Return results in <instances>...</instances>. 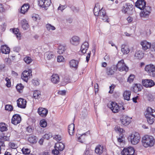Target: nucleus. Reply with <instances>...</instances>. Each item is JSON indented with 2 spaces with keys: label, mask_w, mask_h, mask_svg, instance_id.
Masks as SVG:
<instances>
[{
  "label": "nucleus",
  "mask_w": 155,
  "mask_h": 155,
  "mask_svg": "<svg viewBox=\"0 0 155 155\" xmlns=\"http://www.w3.org/2000/svg\"><path fill=\"white\" fill-rule=\"evenodd\" d=\"M54 139L55 140L57 141H59L61 140V138L60 135H57L54 137Z\"/></svg>",
  "instance_id": "nucleus-54"
},
{
  "label": "nucleus",
  "mask_w": 155,
  "mask_h": 155,
  "mask_svg": "<svg viewBox=\"0 0 155 155\" xmlns=\"http://www.w3.org/2000/svg\"><path fill=\"white\" fill-rule=\"evenodd\" d=\"M6 125V124L3 123H0V131L2 132L6 131L8 129Z\"/></svg>",
  "instance_id": "nucleus-40"
},
{
  "label": "nucleus",
  "mask_w": 155,
  "mask_h": 155,
  "mask_svg": "<svg viewBox=\"0 0 155 155\" xmlns=\"http://www.w3.org/2000/svg\"><path fill=\"white\" fill-rule=\"evenodd\" d=\"M103 147L102 146L99 145L97 146L95 148V152L97 154L101 155L103 152Z\"/></svg>",
  "instance_id": "nucleus-26"
},
{
  "label": "nucleus",
  "mask_w": 155,
  "mask_h": 155,
  "mask_svg": "<svg viewBox=\"0 0 155 155\" xmlns=\"http://www.w3.org/2000/svg\"><path fill=\"white\" fill-rule=\"evenodd\" d=\"M72 11L75 13H78L79 11V7H76L73 5L69 6Z\"/></svg>",
  "instance_id": "nucleus-42"
},
{
  "label": "nucleus",
  "mask_w": 155,
  "mask_h": 155,
  "mask_svg": "<svg viewBox=\"0 0 155 155\" xmlns=\"http://www.w3.org/2000/svg\"><path fill=\"white\" fill-rule=\"evenodd\" d=\"M116 66L117 68V69H118L120 71H125L127 72L129 68L124 63L123 60L119 61Z\"/></svg>",
  "instance_id": "nucleus-6"
},
{
  "label": "nucleus",
  "mask_w": 155,
  "mask_h": 155,
  "mask_svg": "<svg viewBox=\"0 0 155 155\" xmlns=\"http://www.w3.org/2000/svg\"><path fill=\"white\" fill-rule=\"evenodd\" d=\"M21 24L22 28L24 30H27L29 28V25L27 20L23 19L21 21Z\"/></svg>",
  "instance_id": "nucleus-20"
},
{
  "label": "nucleus",
  "mask_w": 155,
  "mask_h": 155,
  "mask_svg": "<svg viewBox=\"0 0 155 155\" xmlns=\"http://www.w3.org/2000/svg\"><path fill=\"white\" fill-rule=\"evenodd\" d=\"M142 87V86L140 84H134L133 87V91L134 92L136 93L140 91Z\"/></svg>",
  "instance_id": "nucleus-23"
},
{
  "label": "nucleus",
  "mask_w": 155,
  "mask_h": 155,
  "mask_svg": "<svg viewBox=\"0 0 155 155\" xmlns=\"http://www.w3.org/2000/svg\"><path fill=\"white\" fill-rule=\"evenodd\" d=\"M65 50V47L62 45H60L58 47V52L60 54H62Z\"/></svg>",
  "instance_id": "nucleus-39"
},
{
  "label": "nucleus",
  "mask_w": 155,
  "mask_h": 155,
  "mask_svg": "<svg viewBox=\"0 0 155 155\" xmlns=\"http://www.w3.org/2000/svg\"><path fill=\"white\" fill-rule=\"evenodd\" d=\"M140 45L142 46L143 49L144 51H146L149 48L151 49V43L146 40L141 41Z\"/></svg>",
  "instance_id": "nucleus-18"
},
{
  "label": "nucleus",
  "mask_w": 155,
  "mask_h": 155,
  "mask_svg": "<svg viewBox=\"0 0 155 155\" xmlns=\"http://www.w3.org/2000/svg\"><path fill=\"white\" fill-rule=\"evenodd\" d=\"M131 93V92L130 91H125L123 94L124 99L127 101L129 100Z\"/></svg>",
  "instance_id": "nucleus-36"
},
{
  "label": "nucleus",
  "mask_w": 155,
  "mask_h": 155,
  "mask_svg": "<svg viewBox=\"0 0 155 155\" xmlns=\"http://www.w3.org/2000/svg\"><path fill=\"white\" fill-rule=\"evenodd\" d=\"M5 81H7V83L6 84V86L8 87H10L11 86V81L8 78H6L5 79Z\"/></svg>",
  "instance_id": "nucleus-56"
},
{
  "label": "nucleus",
  "mask_w": 155,
  "mask_h": 155,
  "mask_svg": "<svg viewBox=\"0 0 155 155\" xmlns=\"http://www.w3.org/2000/svg\"><path fill=\"white\" fill-rule=\"evenodd\" d=\"M146 2L144 0H138L135 4V5L141 10L145 7L146 5Z\"/></svg>",
  "instance_id": "nucleus-16"
},
{
  "label": "nucleus",
  "mask_w": 155,
  "mask_h": 155,
  "mask_svg": "<svg viewBox=\"0 0 155 155\" xmlns=\"http://www.w3.org/2000/svg\"><path fill=\"white\" fill-rule=\"evenodd\" d=\"M78 62L75 60H71L69 62V64L71 68H74L77 69L78 67Z\"/></svg>",
  "instance_id": "nucleus-32"
},
{
  "label": "nucleus",
  "mask_w": 155,
  "mask_h": 155,
  "mask_svg": "<svg viewBox=\"0 0 155 155\" xmlns=\"http://www.w3.org/2000/svg\"><path fill=\"white\" fill-rule=\"evenodd\" d=\"M51 81L54 84L58 83L59 81V77L57 74H53L51 76Z\"/></svg>",
  "instance_id": "nucleus-29"
},
{
  "label": "nucleus",
  "mask_w": 155,
  "mask_h": 155,
  "mask_svg": "<svg viewBox=\"0 0 155 155\" xmlns=\"http://www.w3.org/2000/svg\"><path fill=\"white\" fill-rule=\"evenodd\" d=\"M28 141L31 143H36L37 142L36 137L33 135H31L28 139Z\"/></svg>",
  "instance_id": "nucleus-35"
},
{
  "label": "nucleus",
  "mask_w": 155,
  "mask_h": 155,
  "mask_svg": "<svg viewBox=\"0 0 155 155\" xmlns=\"http://www.w3.org/2000/svg\"><path fill=\"white\" fill-rule=\"evenodd\" d=\"M90 133V131L89 130L85 133L83 134H82L80 136L78 137V141L81 143H84V142L85 139V136L87 134H89Z\"/></svg>",
  "instance_id": "nucleus-24"
},
{
  "label": "nucleus",
  "mask_w": 155,
  "mask_h": 155,
  "mask_svg": "<svg viewBox=\"0 0 155 155\" xmlns=\"http://www.w3.org/2000/svg\"><path fill=\"white\" fill-rule=\"evenodd\" d=\"M91 56V52L90 51L87 54L86 57V61L87 62H88Z\"/></svg>",
  "instance_id": "nucleus-64"
},
{
  "label": "nucleus",
  "mask_w": 155,
  "mask_h": 155,
  "mask_svg": "<svg viewBox=\"0 0 155 155\" xmlns=\"http://www.w3.org/2000/svg\"><path fill=\"white\" fill-rule=\"evenodd\" d=\"M140 134L137 132L133 133L128 137V140L133 145L137 144L140 139Z\"/></svg>",
  "instance_id": "nucleus-3"
},
{
  "label": "nucleus",
  "mask_w": 155,
  "mask_h": 155,
  "mask_svg": "<svg viewBox=\"0 0 155 155\" xmlns=\"http://www.w3.org/2000/svg\"><path fill=\"white\" fill-rule=\"evenodd\" d=\"M32 70L29 69L28 70L24 71L22 73L21 78L24 81L27 82L30 76H32Z\"/></svg>",
  "instance_id": "nucleus-8"
},
{
  "label": "nucleus",
  "mask_w": 155,
  "mask_h": 155,
  "mask_svg": "<svg viewBox=\"0 0 155 155\" xmlns=\"http://www.w3.org/2000/svg\"><path fill=\"white\" fill-rule=\"evenodd\" d=\"M24 60L27 64H30L32 61V59L28 56L25 57L24 58Z\"/></svg>",
  "instance_id": "nucleus-44"
},
{
  "label": "nucleus",
  "mask_w": 155,
  "mask_h": 155,
  "mask_svg": "<svg viewBox=\"0 0 155 155\" xmlns=\"http://www.w3.org/2000/svg\"><path fill=\"white\" fill-rule=\"evenodd\" d=\"M29 8V5L28 4H24L21 7L20 12L21 13L24 14L27 12Z\"/></svg>",
  "instance_id": "nucleus-28"
},
{
  "label": "nucleus",
  "mask_w": 155,
  "mask_h": 155,
  "mask_svg": "<svg viewBox=\"0 0 155 155\" xmlns=\"http://www.w3.org/2000/svg\"><path fill=\"white\" fill-rule=\"evenodd\" d=\"M89 44L87 42H85L83 43L81 46V50L82 53L85 54L86 53L89 48Z\"/></svg>",
  "instance_id": "nucleus-22"
},
{
  "label": "nucleus",
  "mask_w": 155,
  "mask_h": 155,
  "mask_svg": "<svg viewBox=\"0 0 155 155\" xmlns=\"http://www.w3.org/2000/svg\"><path fill=\"white\" fill-rule=\"evenodd\" d=\"M115 130L116 131H118L120 133H123V129L122 128H120V127L116 126L114 128Z\"/></svg>",
  "instance_id": "nucleus-53"
},
{
  "label": "nucleus",
  "mask_w": 155,
  "mask_h": 155,
  "mask_svg": "<svg viewBox=\"0 0 155 155\" xmlns=\"http://www.w3.org/2000/svg\"><path fill=\"white\" fill-rule=\"evenodd\" d=\"M107 106L114 113H116L119 111V107L117 104L114 102H112L110 104H108Z\"/></svg>",
  "instance_id": "nucleus-10"
},
{
  "label": "nucleus",
  "mask_w": 155,
  "mask_h": 155,
  "mask_svg": "<svg viewBox=\"0 0 155 155\" xmlns=\"http://www.w3.org/2000/svg\"><path fill=\"white\" fill-rule=\"evenodd\" d=\"M122 155H137L135 152V150L132 147H129L127 148H124L121 152Z\"/></svg>",
  "instance_id": "nucleus-5"
},
{
  "label": "nucleus",
  "mask_w": 155,
  "mask_h": 155,
  "mask_svg": "<svg viewBox=\"0 0 155 155\" xmlns=\"http://www.w3.org/2000/svg\"><path fill=\"white\" fill-rule=\"evenodd\" d=\"M115 87V85H114V84H112L110 86L109 88L110 89V90L109 91V93L110 94L113 93Z\"/></svg>",
  "instance_id": "nucleus-55"
},
{
  "label": "nucleus",
  "mask_w": 155,
  "mask_h": 155,
  "mask_svg": "<svg viewBox=\"0 0 155 155\" xmlns=\"http://www.w3.org/2000/svg\"><path fill=\"white\" fill-rule=\"evenodd\" d=\"M54 148H57L59 151H62L64 148V145L62 143H57L55 144Z\"/></svg>",
  "instance_id": "nucleus-33"
},
{
  "label": "nucleus",
  "mask_w": 155,
  "mask_h": 155,
  "mask_svg": "<svg viewBox=\"0 0 155 155\" xmlns=\"http://www.w3.org/2000/svg\"><path fill=\"white\" fill-rule=\"evenodd\" d=\"M5 9L3 6L2 4H0V12L2 13L5 12Z\"/></svg>",
  "instance_id": "nucleus-62"
},
{
  "label": "nucleus",
  "mask_w": 155,
  "mask_h": 155,
  "mask_svg": "<svg viewBox=\"0 0 155 155\" xmlns=\"http://www.w3.org/2000/svg\"><path fill=\"white\" fill-rule=\"evenodd\" d=\"M117 68L116 65H113L111 67L106 68V73L108 76L113 75L117 71Z\"/></svg>",
  "instance_id": "nucleus-12"
},
{
  "label": "nucleus",
  "mask_w": 155,
  "mask_h": 155,
  "mask_svg": "<svg viewBox=\"0 0 155 155\" xmlns=\"http://www.w3.org/2000/svg\"><path fill=\"white\" fill-rule=\"evenodd\" d=\"M80 41V38L76 36H73L70 40L71 44L74 45H78L79 44Z\"/></svg>",
  "instance_id": "nucleus-19"
},
{
  "label": "nucleus",
  "mask_w": 155,
  "mask_h": 155,
  "mask_svg": "<svg viewBox=\"0 0 155 155\" xmlns=\"http://www.w3.org/2000/svg\"><path fill=\"white\" fill-rule=\"evenodd\" d=\"M151 50L155 53V42L153 43L151 45Z\"/></svg>",
  "instance_id": "nucleus-60"
},
{
  "label": "nucleus",
  "mask_w": 155,
  "mask_h": 155,
  "mask_svg": "<svg viewBox=\"0 0 155 155\" xmlns=\"http://www.w3.org/2000/svg\"><path fill=\"white\" fill-rule=\"evenodd\" d=\"M5 109L6 110L11 111L13 110V106L11 105L7 104L5 106Z\"/></svg>",
  "instance_id": "nucleus-51"
},
{
  "label": "nucleus",
  "mask_w": 155,
  "mask_h": 155,
  "mask_svg": "<svg viewBox=\"0 0 155 155\" xmlns=\"http://www.w3.org/2000/svg\"><path fill=\"white\" fill-rule=\"evenodd\" d=\"M121 51L124 54H127L130 52V50L127 46L122 45Z\"/></svg>",
  "instance_id": "nucleus-37"
},
{
  "label": "nucleus",
  "mask_w": 155,
  "mask_h": 155,
  "mask_svg": "<svg viewBox=\"0 0 155 155\" xmlns=\"http://www.w3.org/2000/svg\"><path fill=\"white\" fill-rule=\"evenodd\" d=\"M46 27L48 30L50 31V30H54L56 29L55 27L50 24L48 23L46 25Z\"/></svg>",
  "instance_id": "nucleus-43"
},
{
  "label": "nucleus",
  "mask_w": 155,
  "mask_h": 155,
  "mask_svg": "<svg viewBox=\"0 0 155 155\" xmlns=\"http://www.w3.org/2000/svg\"><path fill=\"white\" fill-rule=\"evenodd\" d=\"M40 126L43 127H45L47 125V122L44 119L41 120L40 121Z\"/></svg>",
  "instance_id": "nucleus-46"
},
{
  "label": "nucleus",
  "mask_w": 155,
  "mask_h": 155,
  "mask_svg": "<svg viewBox=\"0 0 155 155\" xmlns=\"http://www.w3.org/2000/svg\"><path fill=\"white\" fill-rule=\"evenodd\" d=\"M150 115L146 113L145 114V117L147 119L148 123L150 124H152L154 123L155 119L154 117H152Z\"/></svg>",
  "instance_id": "nucleus-21"
},
{
  "label": "nucleus",
  "mask_w": 155,
  "mask_h": 155,
  "mask_svg": "<svg viewBox=\"0 0 155 155\" xmlns=\"http://www.w3.org/2000/svg\"><path fill=\"white\" fill-rule=\"evenodd\" d=\"M95 6L94 9V15L96 16H99V18L101 19L104 22H109L108 21V17L107 15L105 10L103 9V8H102L100 10H99V12H96V9L97 7Z\"/></svg>",
  "instance_id": "nucleus-2"
},
{
  "label": "nucleus",
  "mask_w": 155,
  "mask_h": 155,
  "mask_svg": "<svg viewBox=\"0 0 155 155\" xmlns=\"http://www.w3.org/2000/svg\"><path fill=\"white\" fill-rule=\"evenodd\" d=\"M33 97L35 99H38L40 97V92L39 91H35L34 92Z\"/></svg>",
  "instance_id": "nucleus-41"
},
{
  "label": "nucleus",
  "mask_w": 155,
  "mask_h": 155,
  "mask_svg": "<svg viewBox=\"0 0 155 155\" xmlns=\"http://www.w3.org/2000/svg\"><path fill=\"white\" fill-rule=\"evenodd\" d=\"M133 6L130 3H127L122 7V10L123 12L125 14H127L129 15H131V12L132 10V7Z\"/></svg>",
  "instance_id": "nucleus-7"
},
{
  "label": "nucleus",
  "mask_w": 155,
  "mask_h": 155,
  "mask_svg": "<svg viewBox=\"0 0 155 155\" xmlns=\"http://www.w3.org/2000/svg\"><path fill=\"white\" fill-rule=\"evenodd\" d=\"M17 102L18 107L23 109L26 107L27 103L26 100L22 98H19L17 100Z\"/></svg>",
  "instance_id": "nucleus-13"
},
{
  "label": "nucleus",
  "mask_w": 155,
  "mask_h": 155,
  "mask_svg": "<svg viewBox=\"0 0 155 155\" xmlns=\"http://www.w3.org/2000/svg\"><path fill=\"white\" fill-rule=\"evenodd\" d=\"M21 121V117L18 114H15L13 116L12 119V123L16 125L19 123Z\"/></svg>",
  "instance_id": "nucleus-14"
},
{
  "label": "nucleus",
  "mask_w": 155,
  "mask_h": 155,
  "mask_svg": "<svg viewBox=\"0 0 155 155\" xmlns=\"http://www.w3.org/2000/svg\"><path fill=\"white\" fill-rule=\"evenodd\" d=\"M146 113L150 114V115L154 117H155V110L151 107H148L147 109Z\"/></svg>",
  "instance_id": "nucleus-34"
},
{
  "label": "nucleus",
  "mask_w": 155,
  "mask_h": 155,
  "mask_svg": "<svg viewBox=\"0 0 155 155\" xmlns=\"http://www.w3.org/2000/svg\"><path fill=\"white\" fill-rule=\"evenodd\" d=\"M0 50L3 53L6 54L9 53L10 49V48L6 45H2L1 47Z\"/></svg>",
  "instance_id": "nucleus-31"
},
{
  "label": "nucleus",
  "mask_w": 155,
  "mask_h": 155,
  "mask_svg": "<svg viewBox=\"0 0 155 155\" xmlns=\"http://www.w3.org/2000/svg\"><path fill=\"white\" fill-rule=\"evenodd\" d=\"M135 57L137 59L140 60L143 57L144 53L141 51H138L135 53Z\"/></svg>",
  "instance_id": "nucleus-27"
},
{
  "label": "nucleus",
  "mask_w": 155,
  "mask_h": 155,
  "mask_svg": "<svg viewBox=\"0 0 155 155\" xmlns=\"http://www.w3.org/2000/svg\"><path fill=\"white\" fill-rule=\"evenodd\" d=\"M48 112V111L47 109L42 107H40L38 110V112L39 114L41 117H46Z\"/></svg>",
  "instance_id": "nucleus-17"
},
{
  "label": "nucleus",
  "mask_w": 155,
  "mask_h": 155,
  "mask_svg": "<svg viewBox=\"0 0 155 155\" xmlns=\"http://www.w3.org/2000/svg\"><path fill=\"white\" fill-rule=\"evenodd\" d=\"M131 118L127 116L123 115L122 117V119H120L121 123L122 124L127 126L131 122Z\"/></svg>",
  "instance_id": "nucleus-15"
},
{
  "label": "nucleus",
  "mask_w": 155,
  "mask_h": 155,
  "mask_svg": "<svg viewBox=\"0 0 155 155\" xmlns=\"http://www.w3.org/2000/svg\"><path fill=\"white\" fill-rule=\"evenodd\" d=\"M142 142L143 146L145 147H151L154 144L155 140L153 136L146 135L143 137Z\"/></svg>",
  "instance_id": "nucleus-1"
},
{
  "label": "nucleus",
  "mask_w": 155,
  "mask_h": 155,
  "mask_svg": "<svg viewBox=\"0 0 155 155\" xmlns=\"http://www.w3.org/2000/svg\"><path fill=\"white\" fill-rule=\"evenodd\" d=\"M142 85L146 87H150L155 85V83L151 79L143 80L142 81Z\"/></svg>",
  "instance_id": "nucleus-11"
},
{
  "label": "nucleus",
  "mask_w": 155,
  "mask_h": 155,
  "mask_svg": "<svg viewBox=\"0 0 155 155\" xmlns=\"http://www.w3.org/2000/svg\"><path fill=\"white\" fill-rule=\"evenodd\" d=\"M9 138L7 136H4L1 137L0 138V140H1L4 141H8Z\"/></svg>",
  "instance_id": "nucleus-57"
},
{
  "label": "nucleus",
  "mask_w": 155,
  "mask_h": 155,
  "mask_svg": "<svg viewBox=\"0 0 155 155\" xmlns=\"http://www.w3.org/2000/svg\"><path fill=\"white\" fill-rule=\"evenodd\" d=\"M68 130L70 135H73L74 132V124H71L68 126Z\"/></svg>",
  "instance_id": "nucleus-30"
},
{
  "label": "nucleus",
  "mask_w": 155,
  "mask_h": 155,
  "mask_svg": "<svg viewBox=\"0 0 155 155\" xmlns=\"http://www.w3.org/2000/svg\"><path fill=\"white\" fill-rule=\"evenodd\" d=\"M16 87L17 91L20 92L21 90L23 89L24 86L21 84H17Z\"/></svg>",
  "instance_id": "nucleus-47"
},
{
  "label": "nucleus",
  "mask_w": 155,
  "mask_h": 155,
  "mask_svg": "<svg viewBox=\"0 0 155 155\" xmlns=\"http://www.w3.org/2000/svg\"><path fill=\"white\" fill-rule=\"evenodd\" d=\"M69 78L68 77L66 76L63 79L62 83L63 85H64L66 84L67 83H69Z\"/></svg>",
  "instance_id": "nucleus-45"
},
{
  "label": "nucleus",
  "mask_w": 155,
  "mask_h": 155,
  "mask_svg": "<svg viewBox=\"0 0 155 155\" xmlns=\"http://www.w3.org/2000/svg\"><path fill=\"white\" fill-rule=\"evenodd\" d=\"M144 69L149 75L155 77V66L154 65L152 64L147 65L145 66Z\"/></svg>",
  "instance_id": "nucleus-4"
},
{
  "label": "nucleus",
  "mask_w": 155,
  "mask_h": 155,
  "mask_svg": "<svg viewBox=\"0 0 155 155\" xmlns=\"http://www.w3.org/2000/svg\"><path fill=\"white\" fill-rule=\"evenodd\" d=\"M143 11L142 12L143 15L146 16L149 15L150 12L151 7L149 6H145L143 9Z\"/></svg>",
  "instance_id": "nucleus-25"
},
{
  "label": "nucleus",
  "mask_w": 155,
  "mask_h": 155,
  "mask_svg": "<svg viewBox=\"0 0 155 155\" xmlns=\"http://www.w3.org/2000/svg\"><path fill=\"white\" fill-rule=\"evenodd\" d=\"M45 56H46L48 60H50L54 58V55L52 52H48L45 53Z\"/></svg>",
  "instance_id": "nucleus-38"
},
{
  "label": "nucleus",
  "mask_w": 155,
  "mask_h": 155,
  "mask_svg": "<svg viewBox=\"0 0 155 155\" xmlns=\"http://www.w3.org/2000/svg\"><path fill=\"white\" fill-rule=\"evenodd\" d=\"M38 5L40 7L47 9V8L51 5L50 0H38Z\"/></svg>",
  "instance_id": "nucleus-9"
},
{
  "label": "nucleus",
  "mask_w": 155,
  "mask_h": 155,
  "mask_svg": "<svg viewBox=\"0 0 155 155\" xmlns=\"http://www.w3.org/2000/svg\"><path fill=\"white\" fill-rule=\"evenodd\" d=\"M32 18L34 20L36 21H38L40 19L39 15L37 14H33Z\"/></svg>",
  "instance_id": "nucleus-49"
},
{
  "label": "nucleus",
  "mask_w": 155,
  "mask_h": 155,
  "mask_svg": "<svg viewBox=\"0 0 155 155\" xmlns=\"http://www.w3.org/2000/svg\"><path fill=\"white\" fill-rule=\"evenodd\" d=\"M55 149L53 150L52 151V153L55 155H58L59 153V150L57 148H55Z\"/></svg>",
  "instance_id": "nucleus-58"
},
{
  "label": "nucleus",
  "mask_w": 155,
  "mask_h": 155,
  "mask_svg": "<svg viewBox=\"0 0 155 155\" xmlns=\"http://www.w3.org/2000/svg\"><path fill=\"white\" fill-rule=\"evenodd\" d=\"M32 83L35 86H38L39 84V82L36 80H33L32 81Z\"/></svg>",
  "instance_id": "nucleus-61"
},
{
  "label": "nucleus",
  "mask_w": 155,
  "mask_h": 155,
  "mask_svg": "<svg viewBox=\"0 0 155 155\" xmlns=\"http://www.w3.org/2000/svg\"><path fill=\"white\" fill-rule=\"evenodd\" d=\"M99 85L97 83H96V84L94 86V88H95V93L97 92L99 90Z\"/></svg>",
  "instance_id": "nucleus-63"
},
{
  "label": "nucleus",
  "mask_w": 155,
  "mask_h": 155,
  "mask_svg": "<svg viewBox=\"0 0 155 155\" xmlns=\"http://www.w3.org/2000/svg\"><path fill=\"white\" fill-rule=\"evenodd\" d=\"M21 151L23 154H28L30 152V150L28 148H23Z\"/></svg>",
  "instance_id": "nucleus-52"
},
{
  "label": "nucleus",
  "mask_w": 155,
  "mask_h": 155,
  "mask_svg": "<svg viewBox=\"0 0 155 155\" xmlns=\"http://www.w3.org/2000/svg\"><path fill=\"white\" fill-rule=\"evenodd\" d=\"M135 76L133 74H130L127 79V82L130 83L133 82Z\"/></svg>",
  "instance_id": "nucleus-50"
},
{
  "label": "nucleus",
  "mask_w": 155,
  "mask_h": 155,
  "mask_svg": "<svg viewBox=\"0 0 155 155\" xmlns=\"http://www.w3.org/2000/svg\"><path fill=\"white\" fill-rule=\"evenodd\" d=\"M12 31L16 35V37L18 38L20 37V34L19 32V30L18 28L13 29Z\"/></svg>",
  "instance_id": "nucleus-48"
},
{
  "label": "nucleus",
  "mask_w": 155,
  "mask_h": 155,
  "mask_svg": "<svg viewBox=\"0 0 155 155\" xmlns=\"http://www.w3.org/2000/svg\"><path fill=\"white\" fill-rule=\"evenodd\" d=\"M64 59V58L61 55L58 56L57 58V60L58 62H61Z\"/></svg>",
  "instance_id": "nucleus-59"
}]
</instances>
